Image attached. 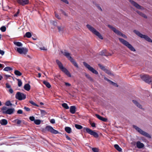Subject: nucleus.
<instances>
[{
	"instance_id": "1",
	"label": "nucleus",
	"mask_w": 152,
	"mask_h": 152,
	"mask_svg": "<svg viewBox=\"0 0 152 152\" xmlns=\"http://www.w3.org/2000/svg\"><path fill=\"white\" fill-rule=\"evenodd\" d=\"M86 27L90 31L94 34L97 36L99 39H103V37L99 32L97 31L92 26L89 24H87L86 25Z\"/></svg>"
},
{
	"instance_id": "2",
	"label": "nucleus",
	"mask_w": 152,
	"mask_h": 152,
	"mask_svg": "<svg viewBox=\"0 0 152 152\" xmlns=\"http://www.w3.org/2000/svg\"><path fill=\"white\" fill-rule=\"evenodd\" d=\"M56 62L58 65L59 68L61 71L64 72L68 77H71V76L70 73L63 66L62 64L60 61L57 59L56 61Z\"/></svg>"
},
{
	"instance_id": "3",
	"label": "nucleus",
	"mask_w": 152,
	"mask_h": 152,
	"mask_svg": "<svg viewBox=\"0 0 152 152\" xmlns=\"http://www.w3.org/2000/svg\"><path fill=\"white\" fill-rule=\"evenodd\" d=\"M119 40L121 43L127 47L131 51L133 52L136 51L135 48L128 42L121 38H119Z\"/></svg>"
},
{
	"instance_id": "4",
	"label": "nucleus",
	"mask_w": 152,
	"mask_h": 152,
	"mask_svg": "<svg viewBox=\"0 0 152 152\" xmlns=\"http://www.w3.org/2000/svg\"><path fill=\"white\" fill-rule=\"evenodd\" d=\"M133 32L137 35L142 38L145 39L146 41L151 42H152V40L148 36L146 35L142 34L139 31L136 30L133 31Z\"/></svg>"
},
{
	"instance_id": "5",
	"label": "nucleus",
	"mask_w": 152,
	"mask_h": 152,
	"mask_svg": "<svg viewBox=\"0 0 152 152\" xmlns=\"http://www.w3.org/2000/svg\"><path fill=\"white\" fill-rule=\"evenodd\" d=\"M133 127L141 134L149 138H151V136L148 133H147V132H146L145 131H143L141 129H140V128L138 127L137 126L134 125L133 126Z\"/></svg>"
},
{
	"instance_id": "6",
	"label": "nucleus",
	"mask_w": 152,
	"mask_h": 152,
	"mask_svg": "<svg viewBox=\"0 0 152 152\" xmlns=\"http://www.w3.org/2000/svg\"><path fill=\"white\" fill-rule=\"evenodd\" d=\"M140 76L142 80L148 83H151L152 85V77L147 75H141Z\"/></svg>"
},
{
	"instance_id": "7",
	"label": "nucleus",
	"mask_w": 152,
	"mask_h": 152,
	"mask_svg": "<svg viewBox=\"0 0 152 152\" xmlns=\"http://www.w3.org/2000/svg\"><path fill=\"white\" fill-rule=\"evenodd\" d=\"M83 129L84 131L86 130L87 133L93 136L94 137L96 138L98 137L99 135L96 132L93 131L90 129L84 127L83 128Z\"/></svg>"
},
{
	"instance_id": "8",
	"label": "nucleus",
	"mask_w": 152,
	"mask_h": 152,
	"mask_svg": "<svg viewBox=\"0 0 152 152\" xmlns=\"http://www.w3.org/2000/svg\"><path fill=\"white\" fill-rule=\"evenodd\" d=\"M83 64L87 68L93 73L96 75L98 74V73L97 71L86 62H83Z\"/></svg>"
},
{
	"instance_id": "9",
	"label": "nucleus",
	"mask_w": 152,
	"mask_h": 152,
	"mask_svg": "<svg viewBox=\"0 0 152 152\" xmlns=\"http://www.w3.org/2000/svg\"><path fill=\"white\" fill-rule=\"evenodd\" d=\"M15 98L19 100H21L26 99V95L23 93L18 92L16 94Z\"/></svg>"
},
{
	"instance_id": "10",
	"label": "nucleus",
	"mask_w": 152,
	"mask_h": 152,
	"mask_svg": "<svg viewBox=\"0 0 152 152\" xmlns=\"http://www.w3.org/2000/svg\"><path fill=\"white\" fill-rule=\"evenodd\" d=\"M17 51L20 54L26 55L28 52V49L26 48H17Z\"/></svg>"
},
{
	"instance_id": "11",
	"label": "nucleus",
	"mask_w": 152,
	"mask_h": 152,
	"mask_svg": "<svg viewBox=\"0 0 152 152\" xmlns=\"http://www.w3.org/2000/svg\"><path fill=\"white\" fill-rule=\"evenodd\" d=\"M45 130L50 132L51 133L56 134L59 133L58 132L54 129L53 128L50 126H47L45 128Z\"/></svg>"
},
{
	"instance_id": "12",
	"label": "nucleus",
	"mask_w": 152,
	"mask_h": 152,
	"mask_svg": "<svg viewBox=\"0 0 152 152\" xmlns=\"http://www.w3.org/2000/svg\"><path fill=\"white\" fill-rule=\"evenodd\" d=\"M61 53L70 61L73 59L70 56V54L66 50H64V51H61Z\"/></svg>"
},
{
	"instance_id": "13",
	"label": "nucleus",
	"mask_w": 152,
	"mask_h": 152,
	"mask_svg": "<svg viewBox=\"0 0 152 152\" xmlns=\"http://www.w3.org/2000/svg\"><path fill=\"white\" fill-rule=\"evenodd\" d=\"M129 2L131 3L136 8L142 10L143 9V7L139 5L138 4L136 3L135 2L132 0H130Z\"/></svg>"
},
{
	"instance_id": "14",
	"label": "nucleus",
	"mask_w": 152,
	"mask_h": 152,
	"mask_svg": "<svg viewBox=\"0 0 152 152\" xmlns=\"http://www.w3.org/2000/svg\"><path fill=\"white\" fill-rule=\"evenodd\" d=\"M17 2L20 4L23 5L28 3V0H18Z\"/></svg>"
},
{
	"instance_id": "15",
	"label": "nucleus",
	"mask_w": 152,
	"mask_h": 152,
	"mask_svg": "<svg viewBox=\"0 0 152 152\" xmlns=\"http://www.w3.org/2000/svg\"><path fill=\"white\" fill-rule=\"evenodd\" d=\"M15 111V109L14 108H9L5 112L6 114H11L14 113Z\"/></svg>"
},
{
	"instance_id": "16",
	"label": "nucleus",
	"mask_w": 152,
	"mask_h": 152,
	"mask_svg": "<svg viewBox=\"0 0 152 152\" xmlns=\"http://www.w3.org/2000/svg\"><path fill=\"white\" fill-rule=\"evenodd\" d=\"M95 116L98 118L102 121L106 122L107 121V118H103L97 114H96L95 115Z\"/></svg>"
},
{
	"instance_id": "17",
	"label": "nucleus",
	"mask_w": 152,
	"mask_h": 152,
	"mask_svg": "<svg viewBox=\"0 0 152 152\" xmlns=\"http://www.w3.org/2000/svg\"><path fill=\"white\" fill-rule=\"evenodd\" d=\"M132 102L139 108L140 109H143L142 106L136 100H133Z\"/></svg>"
},
{
	"instance_id": "18",
	"label": "nucleus",
	"mask_w": 152,
	"mask_h": 152,
	"mask_svg": "<svg viewBox=\"0 0 152 152\" xmlns=\"http://www.w3.org/2000/svg\"><path fill=\"white\" fill-rule=\"evenodd\" d=\"M136 145L137 147L139 148H141L144 147V144L141 143L140 141H137L136 143Z\"/></svg>"
},
{
	"instance_id": "19",
	"label": "nucleus",
	"mask_w": 152,
	"mask_h": 152,
	"mask_svg": "<svg viewBox=\"0 0 152 152\" xmlns=\"http://www.w3.org/2000/svg\"><path fill=\"white\" fill-rule=\"evenodd\" d=\"M70 111L72 114H74L76 111V107L75 106H72L70 107Z\"/></svg>"
},
{
	"instance_id": "20",
	"label": "nucleus",
	"mask_w": 152,
	"mask_h": 152,
	"mask_svg": "<svg viewBox=\"0 0 152 152\" xmlns=\"http://www.w3.org/2000/svg\"><path fill=\"white\" fill-rule=\"evenodd\" d=\"M0 124L2 125H6L7 124V120L5 119H2L0 121Z\"/></svg>"
},
{
	"instance_id": "21",
	"label": "nucleus",
	"mask_w": 152,
	"mask_h": 152,
	"mask_svg": "<svg viewBox=\"0 0 152 152\" xmlns=\"http://www.w3.org/2000/svg\"><path fill=\"white\" fill-rule=\"evenodd\" d=\"M30 86L28 83L25 84L24 86V89L27 91H29L30 90Z\"/></svg>"
},
{
	"instance_id": "22",
	"label": "nucleus",
	"mask_w": 152,
	"mask_h": 152,
	"mask_svg": "<svg viewBox=\"0 0 152 152\" xmlns=\"http://www.w3.org/2000/svg\"><path fill=\"white\" fill-rule=\"evenodd\" d=\"M108 27L110 28H111L115 33L117 34V32L118 31V30H117L115 28L112 26L110 25H108Z\"/></svg>"
},
{
	"instance_id": "23",
	"label": "nucleus",
	"mask_w": 152,
	"mask_h": 152,
	"mask_svg": "<svg viewBox=\"0 0 152 152\" xmlns=\"http://www.w3.org/2000/svg\"><path fill=\"white\" fill-rule=\"evenodd\" d=\"M77 68H78L79 66L77 64V63L76 62V61L74 60L73 58L72 60H71L70 61Z\"/></svg>"
},
{
	"instance_id": "24",
	"label": "nucleus",
	"mask_w": 152,
	"mask_h": 152,
	"mask_svg": "<svg viewBox=\"0 0 152 152\" xmlns=\"http://www.w3.org/2000/svg\"><path fill=\"white\" fill-rule=\"evenodd\" d=\"M118 35H120L121 36V37H123L125 38L126 39L127 38V37L126 35H125V34H122L121 32L120 31H118V32H117V33L116 34Z\"/></svg>"
},
{
	"instance_id": "25",
	"label": "nucleus",
	"mask_w": 152,
	"mask_h": 152,
	"mask_svg": "<svg viewBox=\"0 0 152 152\" xmlns=\"http://www.w3.org/2000/svg\"><path fill=\"white\" fill-rule=\"evenodd\" d=\"M115 148L119 152L122 151V149L119 147V146L117 144H115L114 145Z\"/></svg>"
},
{
	"instance_id": "26",
	"label": "nucleus",
	"mask_w": 152,
	"mask_h": 152,
	"mask_svg": "<svg viewBox=\"0 0 152 152\" xmlns=\"http://www.w3.org/2000/svg\"><path fill=\"white\" fill-rule=\"evenodd\" d=\"M14 43L15 45L18 47L22 46L23 45L22 44L19 42H14Z\"/></svg>"
},
{
	"instance_id": "27",
	"label": "nucleus",
	"mask_w": 152,
	"mask_h": 152,
	"mask_svg": "<svg viewBox=\"0 0 152 152\" xmlns=\"http://www.w3.org/2000/svg\"><path fill=\"white\" fill-rule=\"evenodd\" d=\"M65 131L68 133H70L71 132V129L69 127H66L65 128Z\"/></svg>"
},
{
	"instance_id": "28",
	"label": "nucleus",
	"mask_w": 152,
	"mask_h": 152,
	"mask_svg": "<svg viewBox=\"0 0 152 152\" xmlns=\"http://www.w3.org/2000/svg\"><path fill=\"white\" fill-rule=\"evenodd\" d=\"M43 83L48 88H50L51 86L49 83L46 81H44Z\"/></svg>"
},
{
	"instance_id": "29",
	"label": "nucleus",
	"mask_w": 152,
	"mask_h": 152,
	"mask_svg": "<svg viewBox=\"0 0 152 152\" xmlns=\"http://www.w3.org/2000/svg\"><path fill=\"white\" fill-rule=\"evenodd\" d=\"M100 55L102 56H107L106 50H104L100 52Z\"/></svg>"
},
{
	"instance_id": "30",
	"label": "nucleus",
	"mask_w": 152,
	"mask_h": 152,
	"mask_svg": "<svg viewBox=\"0 0 152 152\" xmlns=\"http://www.w3.org/2000/svg\"><path fill=\"white\" fill-rule=\"evenodd\" d=\"M15 74L18 76H20L22 75V73L18 70H15L14 72Z\"/></svg>"
},
{
	"instance_id": "31",
	"label": "nucleus",
	"mask_w": 152,
	"mask_h": 152,
	"mask_svg": "<svg viewBox=\"0 0 152 152\" xmlns=\"http://www.w3.org/2000/svg\"><path fill=\"white\" fill-rule=\"evenodd\" d=\"M93 3L95 5L96 7L99 10L101 11H102V9L99 4H97L96 3L94 2H93Z\"/></svg>"
},
{
	"instance_id": "32",
	"label": "nucleus",
	"mask_w": 152,
	"mask_h": 152,
	"mask_svg": "<svg viewBox=\"0 0 152 152\" xmlns=\"http://www.w3.org/2000/svg\"><path fill=\"white\" fill-rule=\"evenodd\" d=\"M12 70V69L11 67L9 66L6 67L4 69V70L6 71H11Z\"/></svg>"
},
{
	"instance_id": "33",
	"label": "nucleus",
	"mask_w": 152,
	"mask_h": 152,
	"mask_svg": "<svg viewBox=\"0 0 152 152\" xmlns=\"http://www.w3.org/2000/svg\"><path fill=\"white\" fill-rule=\"evenodd\" d=\"M62 105L63 106V107L64 108L66 109H69V107L68 106L67 104L66 103H63L62 104Z\"/></svg>"
},
{
	"instance_id": "34",
	"label": "nucleus",
	"mask_w": 152,
	"mask_h": 152,
	"mask_svg": "<svg viewBox=\"0 0 152 152\" xmlns=\"http://www.w3.org/2000/svg\"><path fill=\"white\" fill-rule=\"evenodd\" d=\"M25 35L27 37L29 38L31 37V33L29 32H27L25 34Z\"/></svg>"
},
{
	"instance_id": "35",
	"label": "nucleus",
	"mask_w": 152,
	"mask_h": 152,
	"mask_svg": "<svg viewBox=\"0 0 152 152\" xmlns=\"http://www.w3.org/2000/svg\"><path fill=\"white\" fill-rule=\"evenodd\" d=\"M98 65L101 69L104 71L106 69V68L104 66L100 64H98Z\"/></svg>"
},
{
	"instance_id": "36",
	"label": "nucleus",
	"mask_w": 152,
	"mask_h": 152,
	"mask_svg": "<svg viewBox=\"0 0 152 152\" xmlns=\"http://www.w3.org/2000/svg\"><path fill=\"white\" fill-rule=\"evenodd\" d=\"M75 126L77 129H80L83 128V126H82L79 124H75Z\"/></svg>"
},
{
	"instance_id": "37",
	"label": "nucleus",
	"mask_w": 152,
	"mask_h": 152,
	"mask_svg": "<svg viewBox=\"0 0 152 152\" xmlns=\"http://www.w3.org/2000/svg\"><path fill=\"white\" fill-rule=\"evenodd\" d=\"M8 108L6 107H3L1 108V110L2 111V113L4 114H5L4 113L6 111Z\"/></svg>"
},
{
	"instance_id": "38",
	"label": "nucleus",
	"mask_w": 152,
	"mask_h": 152,
	"mask_svg": "<svg viewBox=\"0 0 152 152\" xmlns=\"http://www.w3.org/2000/svg\"><path fill=\"white\" fill-rule=\"evenodd\" d=\"M55 17L59 20H60L61 19V16L59 15L58 14L56 13V12H54Z\"/></svg>"
},
{
	"instance_id": "39",
	"label": "nucleus",
	"mask_w": 152,
	"mask_h": 152,
	"mask_svg": "<svg viewBox=\"0 0 152 152\" xmlns=\"http://www.w3.org/2000/svg\"><path fill=\"white\" fill-rule=\"evenodd\" d=\"M17 80L18 81V86L20 87L22 86V83L21 81V80L20 79H17Z\"/></svg>"
},
{
	"instance_id": "40",
	"label": "nucleus",
	"mask_w": 152,
	"mask_h": 152,
	"mask_svg": "<svg viewBox=\"0 0 152 152\" xmlns=\"http://www.w3.org/2000/svg\"><path fill=\"white\" fill-rule=\"evenodd\" d=\"M5 105L8 106H11L12 104L11 103L10 101H7L5 103Z\"/></svg>"
},
{
	"instance_id": "41",
	"label": "nucleus",
	"mask_w": 152,
	"mask_h": 152,
	"mask_svg": "<svg viewBox=\"0 0 152 152\" xmlns=\"http://www.w3.org/2000/svg\"><path fill=\"white\" fill-rule=\"evenodd\" d=\"M40 121L39 120H35L34 121V123L37 125H39L40 124Z\"/></svg>"
},
{
	"instance_id": "42",
	"label": "nucleus",
	"mask_w": 152,
	"mask_h": 152,
	"mask_svg": "<svg viewBox=\"0 0 152 152\" xmlns=\"http://www.w3.org/2000/svg\"><path fill=\"white\" fill-rule=\"evenodd\" d=\"M92 150L94 152H99V150L98 148H93Z\"/></svg>"
},
{
	"instance_id": "43",
	"label": "nucleus",
	"mask_w": 152,
	"mask_h": 152,
	"mask_svg": "<svg viewBox=\"0 0 152 152\" xmlns=\"http://www.w3.org/2000/svg\"><path fill=\"white\" fill-rule=\"evenodd\" d=\"M60 11L65 16H68V15L66 13L64 10L62 9H60Z\"/></svg>"
},
{
	"instance_id": "44",
	"label": "nucleus",
	"mask_w": 152,
	"mask_h": 152,
	"mask_svg": "<svg viewBox=\"0 0 152 152\" xmlns=\"http://www.w3.org/2000/svg\"><path fill=\"white\" fill-rule=\"evenodd\" d=\"M0 29L2 32H4L6 30V28L5 26H2L1 27Z\"/></svg>"
},
{
	"instance_id": "45",
	"label": "nucleus",
	"mask_w": 152,
	"mask_h": 152,
	"mask_svg": "<svg viewBox=\"0 0 152 152\" xmlns=\"http://www.w3.org/2000/svg\"><path fill=\"white\" fill-rule=\"evenodd\" d=\"M86 77L88 78L89 80L90 81H92L93 79L88 74H86Z\"/></svg>"
},
{
	"instance_id": "46",
	"label": "nucleus",
	"mask_w": 152,
	"mask_h": 152,
	"mask_svg": "<svg viewBox=\"0 0 152 152\" xmlns=\"http://www.w3.org/2000/svg\"><path fill=\"white\" fill-rule=\"evenodd\" d=\"M29 102L31 104H32V105H34L35 106H36L37 107H38L39 106L38 105H37V104L35 103L34 102H33L32 101H29Z\"/></svg>"
},
{
	"instance_id": "47",
	"label": "nucleus",
	"mask_w": 152,
	"mask_h": 152,
	"mask_svg": "<svg viewBox=\"0 0 152 152\" xmlns=\"http://www.w3.org/2000/svg\"><path fill=\"white\" fill-rule=\"evenodd\" d=\"M51 23L54 26H56L57 23L56 22L54 21H51Z\"/></svg>"
},
{
	"instance_id": "48",
	"label": "nucleus",
	"mask_w": 152,
	"mask_h": 152,
	"mask_svg": "<svg viewBox=\"0 0 152 152\" xmlns=\"http://www.w3.org/2000/svg\"><path fill=\"white\" fill-rule=\"evenodd\" d=\"M104 71L108 75H111L112 74L110 71L106 69Z\"/></svg>"
},
{
	"instance_id": "49",
	"label": "nucleus",
	"mask_w": 152,
	"mask_h": 152,
	"mask_svg": "<svg viewBox=\"0 0 152 152\" xmlns=\"http://www.w3.org/2000/svg\"><path fill=\"white\" fill-rule=\"evenodd\" d=\"M57 28L58 30L59 31H62L64 29L63 27H61L59 26H57Z\"/></svg>"
},
{
	"instance_id": "50",
	"label": "nucleus",
	"mask_w": 152,
	"mask_h": 152,
	"mask_svg": "<svg viewBox=\"0 0 152 152\" xmlns=\"http://www.w3.org/2000/svg\"><path fill=\"white\" fill-rule=\"evenodd\" d=\"M23 112L22 110L20 109L18 110L17 113L18 114H21L23 113Z\"/></svg>"
},
{
	"instance_id": "51",
	"label": "nucleus",
	"mask_w": 152,
	"mask_h": 152,
	"mask_svg": "<svg viewBox=\"0 0 152 152\" xmlns=\"http://www.w3.org/2000/svg\"><path fill=\"white\" fill-rule=\"evenodd\" d=\"M110 83L113 85L114 86H116V87H118V85L116 83H114V82L111 81L110 82Z\"/></svg>"
},
{
	"instance_id": "52",
	"label": "nucleus",
	"mask_w": 152,
	"mask_h": 152,
	"mask_svg": "<svg viewBox=\"0 0 152 152\" xmlns=\"http://www.w3.org/2000/svg\"><path fill=\"white\" fill-rule=\"evenodd\" d=\"M15 121H17V123L18 124H20L21 122V120H18V119H17L15 120Z\"/></svg>"
},
{
	"instance_id": "53",
	"label": "nucleus",
	"mask_w": 152,
	"mask_h": 152,
	"mask_svg": "<svg viewBox=\"0 0 152 152\" xmlns=\"http://www.w3.org/2000/svg\"><path fill=\"white\" fill-rule=\"evenodd\" d=\"M24 109L26 111H29L30 110V109L28 107H25L24 108Z\"/></svg>"
},
{
	"instance_id": "54",
	"label": "nucleus",
	"mask_w": 152,
	"mask_h": 152,
	"mask_svg": "<svg viewBox=\"0 0 152 152\" xmlns=\"http://www.w3.org/2000/svg\"><path fill=\"white\" fill-rule=\"evenodd\" d=\"M29 119L32 121H34L35 120L34 117V116H30L29 117Z\"/></svg>"
},
{
	"instance_id": "55",
	"label": "nucleus",
	"mask_w": 152,
	"mask_h": 152,
	"mask_svg": "<svg viewBox=\"0 0 152 152\" xmlns=\"http://www.w3.org/2000/svg\"><path fill=\"white\" fill-rule=\"evenodd\" d=\"M140 15L145 18H147V16L142 12L141 14Z\"/></svg>"
},
{
	"instance_id": "56",
	"label": "nucleus",
	"mask_w": 152,
	"mask_h": 152,
	"mask_svg": "<svg viewBox=\"0 0 152 152\" xmlns=\"http://www.w3.org/2000/svg\"><path fill=\"white\" fill-rule=\"evenodd\" d=\"M140 15L145 18H147V16L142 12L141 14Z\"/></svg>"
},
{
	"instance_id": "57",
	"label": "nucleus",
	"mask_w": 152,
	"mask_h": 152,
	"mask_svg": "<svg viewBox=\"0 0 152 152\" xmlns=\"http://www.w3.org/2000/svg\"><path fill=\"white\" fill-rule=\"evenodd\" d=\"M140 15L145 18H147V16L142 12L141 14Z\"/></svg>"
},
{
	"instance_id": "58",
	"label": "nucleus",
	"mask_w": 152,
	"mask_h": 152,
	"mask_svg": "<svg viewBox=\"0 0 152 152\" xmlns=\"http://www.w3.org/2000/svg\"><path fill=\"white\" fill-rule=\"evenodd\" d=\"M50 122L52 124H54L55 122V120L54 119H52L50 120Z\"/></svg>"
},
{
	"instance_id": "59",
	"label": "nucleus",
	"mask_w": 152,
	"mask_h": 152,
	"mask_svg": "<svg viewBox=\"0 0 152 152\" xmlns=\"http://www.w3.org/2000/svg\"><path fill=\"white\" fill-rule=\"evenodd\" d=\"M61 1L62 2L65 3L66 4H68L69 2L67 0H61Z\"/></svg>"
},
{
	"instance_id": "60",
	"label": "nucleus",
	"mask_w": 152,
	"mask_h": 152,
	"mask_svg": "<svg viewBox=\"0 0 152 152\" xmlns=\"http://www.w3.org/2000/svg\"><path fill=\"white\" fill-rule=\"evenodd\" d=\"M10 75H4V77L6 79H7L8 77H10Z\"/></svg>"
},
{
	"instance_id": "61",
	"label": "nucleus",
	"mask_w": 152,
	"mask_h": 152,
	"mask_svg": "<svg viewBox=\"0 0 152 152\" xmlns=\"http://www.w3.org/2000/svg\"><path fill=\"white\" fill-rule=\"evenodd\" d=\"M0 54L2 56L4 54V52L3 50H0Z\"/></svg>"
},
{
	"instance_id": "62",
	"label": "nucleus",
	"mask_w": 152,
	"mask_h": 152,
	"mask_svg": "<svg viewBox=\"0 0 152 152\" xmlns=\"http://www.w3.org/2000/svg\"><path fill=\"white\" fill-rule=\"evenodd\" d=\"M90 124L92 127H95L96 125L94 123H90Z\"/></svg>"
},
{
	"instance_id": "63",
	"label": "nucleus",
	"mask_w": 152,
	"mask_h": 152,
	"mask_svg": "<svg viewBox=\"0 0 152 152\" xmlns=\"http://www.w3.org/2000/svg\"><path fill=\"white\" fill-rule=\"evenodd\" d=\"M6 87L7 88H11V86L8 83H7L6 84Z\"/></svg>"
},
{
	"instance_id": "64",
	"label": "nucleus",
	"mask_w": 152,
	"mask_h": 152,
	"mask_svg": "<svg viewBox=\"0 0 152 152\" xmlns=\"http://www.w3.org/2000/svg\"><path fill=\"white\" fill-rule=\"evenodd\" d=\"M40 49L42 50H47V49L45 47L40 48Z\"/></svg>"
}]
</instances>
